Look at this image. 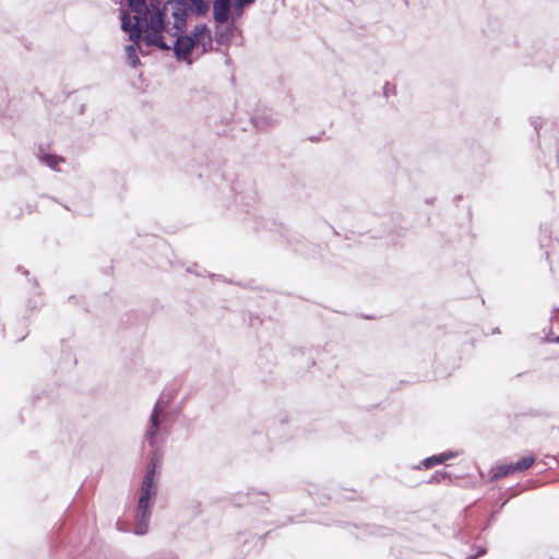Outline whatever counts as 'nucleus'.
<instances>
[{"instance_id": "nucleus-1", "label": "nucleus", "mask_w": 559, "mask_h": 559, "mask_svg": "<svg viewBox=\"0 0 559 559\" xmlns=\"http://www.w3.org/2000/svg\"><path fill=\"white\" fill-rule=\"evenodd\" d=\"M129 11L121 13V28L129 34L131 41L143 40L146 46H156L163 51L173 49L178 61L192 63L191 53L198 45L187 32V5L179 0H127Z\"/></svg>"}, {"instance_id": "nucleus-2", "label": "nucleus", "mask_w": 559, "mask_h": 559, "mask_svg": "<svg viewBox=\"0 0 559 559\" xmlns=\"http://www.w3.org/2000/svg\"><path fill=\"white\" fill-rule=\"evenodd\" d=\"M157 495V485L156 480L143 477L140 488V497L136 508V525L134 528V534L144 535L147 532L150 519L152 515V508L154 503V499Z\"/></svg>"}, {"instance_id": "nucleus-3", "label": "nucleus", "mask_w": 559, "mask_h": 559, "mask_svg": "<svg viewBox=\"0 0 559 559\" xmlns=\"http://www.w3.org/2000/svg\"><path fill=\"white\" fill-rule=\"evenodd\" d=\"M167 417L165 413V405L162 400H158L153 408V412L150 416L147 428L145 430V441L150 447H155L157 443V437L160 432V424L162 420Z\"/></svg>"}, {"instance_id": "nucleus-4", "label": "nucleus", "mask_w": 559, "mask_h": 559, "mask_svg": "<svg viewBox=\"0 0 559 559\" xmlns=\"http://www.w3.org/2000/svg\"><path fill=\"white\" fill-rule=\"evenodd\" d=\"M231 0H214L213 2V17L218 24H224L228 21L230 15Z\"/></svg>"}, {"instance_id": "nucleus-5", "label": "nucleus", "mask_w": 559, "mask_h": 559, "mask_svg": "<svg viewBox=\"0 0 559 559\" xmlns=\"http://www.w3.org/2000/svg\"><path fill=\"white\" fill-rule=\"evenodd\" d=\"M455 456H456L455 452L445 451L443 453L426 457L425 460H423L420 462V464L416 465L415 468L416 469H420L421 467H424V468L429 469V468H431V467H433V466H436L438 464L444 463L448 460L454 459Z\"/></svg>"}, {"instance_id": "nucleus-6", "label": "nucleus", "mask_w": 559, "mask_h": 559, "mask_svg": "<svg viewBox=\"0 0 559 559\" xmlns=\"http://www.w3.org/2000/svg\"><path fill=\"white\" fill-rule=\"evenodd\" d=\"M163 462V454L159 450H154L151 453L150 460L146 465L144 477H148L156 480Z\"/></svg>"}, {"instance_id": "nucleus-7", "label": "nucleus", "mask_w": 559, "mask_h": 559, "mask_svg": "<svg viewBox=\"0 0 559 559\" xmlns=\"http://www.w3.org/2000/svg\"><path fill=\"white\" fill-rule=\"evenodd\" d=\"M197 44H202L203 47H205V44L203 43L204 38H207V44H212V35L211 31L205 24H198L194 26V28L191 31L190 34H188ZM206 48H204L205 50Z\"/></svg>"}, {"instance_id": "nucleus-8", "label": "nucleus", "mask_w": 559, "mask_h": 559, "mask_svg": "<svg viewBox=\"0 0 559 559\" xmlns=\"http://www.w3.org/2000/svg\"><path fill=\"white\" fill-rule=\"evenodd\" d=\"M39 159L41 163L47 165L49 168L53 170H59L58 165L59 163L64 162L63 157L57 156L50 153H45L43 150L39 152Z\"/></svg>"}, {"instance_id": "nucleus-9", "label": "nucleus", "mask_w": 559, "mask_h": 559, "mask_svg": "<svg viewBox=\"0 0 559 559\" xmlns=\"http://www.w3.org/2000/svg\"><path fill=\"white\" fill-rule=\"evenodd\" d=\"M234 25H228L215 33V40L218 45H227L234 36Z\"/></svg>"}, {"instance_id": "nucleus-10", "label": "nucleus", "mask_w": 559, "mask_h": 559, "mask_svg": "<svg viewBox=\"0 0 559 559\" xmlns=\"http://www.w3.org/2000/svg\"><path fill=\"white\" fill-rule=\"evenodd\" d=\"M210 9L209 0H190L188 3V11L194 12L197 15H204Z\"/></svg>"}, {"instance_id": "nucleus-11", "label": "nucleus", "mask_w": 559, "mask_h": 559, "mask_svg": "<svg viewBox=\"0 0 559 559\" xmlns=\"http://www.w3.org/2000/svg\"><path fill=\"white\" fill-rule=\"evenodd\" d=\"M139 44L140 41L138 44L133 41V45L126 47L127 59L132 68H136L140 64V59L136 55V48H139L140 52L143 53Z\"/></svg>"}, {"instance_id": "nucleus-12", "label": "nucleus", "mask_w": 559, "mask_h": 559, "mask_svg": "<svg viewBox=\"0 0 559 559\" xmlns=\"http://www.w3.org/2000/svg\"><path fill=\"white\" fill-rule=\"evenodd\" d=\"M511 473H514V467H513V463H510V464H501L499 466H497L495 469H493V473H492V479L493 480H497V479H500L502 477H506L508 475H510Z\"/></svg>"}, {"instance_id": "nucleus-13", "label": "nucleus", "mask_w": 559, "mask_h": 559, "mask_svg": "<svg viewBox=\"0 0 559 559\" xmlns=\"http://www.w3.org/2000/svg\"><path fill=\"white\" fill-rule=\"evenodd\" d=\"M534 463V459L531 456H524L516 463H513L514 472H523L528 469Z\"/></svg>"}, {"instance_id": "nucleus-14", "label": "nucleus", "mask_w": 559, "mask_h": 559, "mask_svg": "<svg viewBox=\"0 0 559 559\" xmlns=\"http://www.w3.org/2000/svg\"><path fill=\"white\" fill-rule=\"evenodd\" d=\"M255 0H235L234 1V14L235 17H239L242 14V10L246 5L254 3Z\"/></svg>"}, {"instance_id": "nucleus-15", "label": "nucleus", "mask_w": 559, "mask_h": 559, "mask_svg": "<svg viewBox=\"0 0 559 559\" xmlns=\"http://www.w3.org/2000/svg\"><path fill=\"white\" fill-rule=\"evenodd\" d=\"M448 477V474L442 471H437L430 478L429 483H439L441 479H444Z\"/></svg>"}, {"instance_id": "nucleus-16", "label": "nucleus", "mask_w": 559, "mask_h": 559, "mask_svg": "<svg viewBox=\"0 0 559 559\" xmlns=\"http://www.w3.org/2000/svg\"><path fill=\"white\" fill-rule=\"evenodd\" d=\"M485 551H486L485 548L481 547V548L478 549L476 555H474V556H472V557H469L467 559H475V558H477L479 556H483L485 554Z\"/></svg>"}, {"instance_id": "nucleus-17", "label": "nucleus", "mask_w": 559, "mask_h": 559, "mask_svg": "<svg viewBox=\"0 0 559 559\" xmlns=\"http://www.w3.org/2000/svg\"><path fill=\"white\" fill-rule=\"evenodd\" d=\"M545 342H556V343H559V335L556 337V338H550L549 335H547L545 337Z\"/></svg>"}, {"instance_id": "nucleus-18", "label": "nucleus", "mask_w": 559, "mask_h": 559, "mask_svg": "<svg viewBox=\"0 0 559 559\" xmlns=\"http://www.w3.org/2000/svg\"><path fill=\"white\" fill-rule=\"evenodd\" d=\"M252 120H253V122H254V124H255L257 127H260V122L258 121V118H253Z\"/></svg>"}, {"instance_id": "nucleus-19", "label": "nucleus", "mask_w": 559, "mask_h": 559, "mask_svg": "<svg viewBox=\"0 0 559 559\" xmlns=\"http://www.w3.org/2000/svg\"><path fill=\"white\" fill-rule=\"evenodd\" d=\"M533 124H534V129H535V130H537V129H538V122H537V120H534V121H533Z\"/></svg>"}, {"instance_id": "nucleus-20", "label": "nucleus", "mask_w": 559, "mask_h": 559, "mask_svg": "<svg viewBox=\"0 0 559 559\" xmlns=\"http://www.w3.org/2000/svg\"><path fill=\"white\" fill-rule=\"evenodd\" d=\"M146 5H147V9L151 10L152 7H151V0H146Z\"/></svg>"}]
</instances>
